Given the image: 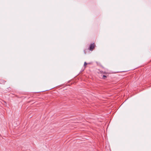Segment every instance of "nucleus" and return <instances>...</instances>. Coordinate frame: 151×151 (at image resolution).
Wrapping results in <instances>:
<instances>
[{
  "label": "nucleus",
  "instance_id": "4",
  "mask_svg": "<svg viewBox=\"0 0 151 151\" xmlns=\"http://www.w3.org/2000/svg\"><path fill=\"white\" fill-rule=\"evenodd\" d=\"M100 72H101V73H102L104 74H105V75H106L107 74V73L106 72H103V71H101Z\"/></svg>",
  "mask_w": 151,
  "mask_h": 151
},
{
  "label": "nucleus",
  "instance_id": "3",
  "mask_svg": "<svg viewBox=\"0 0 151 151\" xmlns=\"http://www.w3.org/2000/svg\"><path fill=\"white\" fill-rule=\"evenodd\" d=\"M88 64H90V63H87L86 62H85L84 63V66L85 67V68L86 67V66Z\"/></svg>",
  "mask_w": 151,
  "mask_h": 151
},
{
  "label": "nucleus",
  "instance_id": "6",
  "mask_svg": "<svg viewBox=\"0 0 151 151\" xmlns=\"http://www.w3.org/2000/svg\"><path fill=\"white\" fill-rule=\"evenodd\" d=\"M84 53H85V54L86 53V52L85 51H84Z\"/></svg>",
  "mask_w": 151,
  "mask_h": 151
},
{
  "label": "nucleus",
  "instance_id": "2",
  "mask_svg": "<svg viewBox=\"0 0 151 151\" xmlns=\"http://www.w3.org/2000/svg\"><path fill=\"white\" fill-rule=\"evenodd\" d=\"M107 78V76L106 75H103L102 76V78L103 79H105Z\"/></svg>",
  "mask_w": 151,
  "mask_h": 151
},
{
  "label": "nucleus",
  "instance_id": "5",
  "mask_svg": "<svg viewBox=\"0 0 151 151\" xmlns=\"http://www.w3.org/2000/svg\"><path fill=\"white\" fill-rule=\"evenodd\" d=\"M1 82V83L4 84H5V83L6 81H2Z\"/></svg>",
  "mask_w": 151,
  "mask_h": 151
},
{
  "label": "nucleus",
  "instance_id": "1",
  "mask_svg": "<svg viewBox=\"0 0 151 151\" xmlns=\"http://www.w3.org/2000/svg\"><path fill=\"white\" fill-rule=\"evenodd\" d=\"M95 46V44L94 43L91 44L89 49V50L90 51H93Z\"/></svg>",
  "mask_w": 151,
  "mask_h": 151
}]
</instances>
